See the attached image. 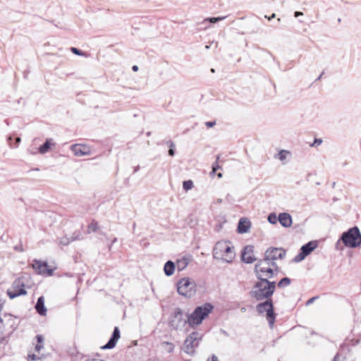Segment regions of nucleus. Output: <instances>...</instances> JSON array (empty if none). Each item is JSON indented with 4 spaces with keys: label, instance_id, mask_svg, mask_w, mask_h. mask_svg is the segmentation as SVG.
Instances as JSON below:
<instances>
[{
    "label": "nucleus",
    "instance_id": "9d476101",
    "mask_svg": "<svg viewBox=\"0 0 361 361\" xmlns=\"http://www.w3.org/2000/svg\"><path fill=\"white\" fill-rule=\"evenodd\" d=\"M185 324H188V322H186V319L183 318V310L179 307L176 308L171 321V326L175 329H178Z\"/></svg>",
    "mask_w": 361,
    "mask_h": 361
},
{
    "label": "nucleus",
    "instance_id": "c9c22d12",
    "mask_svg": "<svg viewBox=\"0 0 361 361\" xmlns=\"http://www.w3.org/2000/svg\"><path fill=\"white\" fill-rule=\"evenodd\" d=\"M20 141H21L20 137H18L16 138V145L15 146H13L11 143H8V145H9L10 147H11V148H13V147L16 148L18 147V144L20 142Z\"/></svg>",
    "mask_w": 361,
    "mask_h": 361
},
{
    "label": "nucleus",
    "instance_id": "6e6552de",
    "mask_svg": "<svg viewBox=\"0 0 361 361\" xmlns=\"http://www.w3.org/2000/svg\"><path fill=\"white\" fill-rule=\"evenodd\" d=\"M25 281L26 278L25 276H22L17 279L13 283L11 288L7 291L8 295L11 299L27 294L25 288H27V286L25 284Z\"/></svg>",
    "mask_w": 361,
    "mask_h": 361
},
{
    "label": "nucleus",
    "instance_id": "0eeeda50",
    "mask_svg": "<svg viewBox=\"0 0 361 361\" xmlns=\"http://www.w3.org/2000/svg\"><path fill=\"white\" fill-rule=\"evenodd\" d=\"M278 270L265 265L264 262H257L255 266V273L257 280H269L277 274Z\"/></svg>",
    "mask_w": 361,
    "mask_h": 361
},
{
    "label": "nucleus",
    "instance_id": "4d7b16f0",
    "mask_svg": "<svg viewBox=\"0 0 361 361\" xmlns=\"http://www.w3.org/2000/svg\"><path fill=\"white\" fill-rule=\"evenodd\" d=\"M116 238H114V240H113V243H115L116 241Z\"/></svg>",
    "mask_w": 361,
    "mask_h": 361
},
{
    "label": "nucleus",
    "instance_id": "7c9ffc66",
    "mask_svg": "<svg viewBox=\"0 0 361 361\" xmlns=\"http://www.w3.org/2000/svg\"><path fill=\"white\" fill-rule=\"evenodd\" d=\"M226 18V16H221V17H217V18H208L204 19V22H209L212 23H215L219 21L223 20Z\"/></svg>",
    "mask_w": 361,
    "mask_h": 361
},
{
    "label": "nucleus",
    "instance_id": "39448f33",
    "mask_svg": "<svg viewBox=\"0 0 361 361\" xmlns=\"http://www.w3.org/2000/svg\"><path fill=\"white\" fill-rule=\"evenodd\" d=\"M177 291L180 295L190 298L196 293V283L188 277L183 278L177 283Z\"/></svg>",
    "mask_w": 361,
    "mask_h": 361
},
{
    "label": "nucleus",
    "instance_id": "ea45409f",
    "mask_svg": "<svg viewBox=\"0 0 361 361\" xmlns=\"http://www.w3.org/2000/svg\"><path fill=\"white\" fill-rule=\"evenodd\" d=\"M207 361H219V360L215 355H212V357L207 360Z\"/></svg>",
    "mask_w": 361,
    "mask_h": 361
},
{
    "label": "nucleus",
    "instance_id": "37998d69",
    "mask_svg": "<svg viewBox=\"0 0 361 361\" xmlns=\"http://www.w3.org/2000/svg\"><path fill=\"white\" fill-rule=\"evenodd\" d=\"M4 329V323L2 319H0V334L3 332Z\"/></svg>",
    "mask_w": 361,
    "mask_h": 361
},
{
    "label": "nucleus",
    "instance_id": "20e7f679",
    "mask_svg": "<svg viewBox=\"0 0 361 361\" xmlns=\"http://www.w3.org/2000/svg\"><path fill=\"white\" fill-rule=\"evenodd\" d=\"M340 240L345 246L355 248L361 245V233L357 226L349 228L342 233Z\"/></svg>",
    "mask_w": 361,
    "mask_h": 361
},
{
    "label": "nucleus",
    "instance_id": "9b49d317",
    "mask_svg": "<svg viewBox=\"0 0 361 361\" xmlns=\"http://www.w3.org/2000/svg\"><path fill=\"white\" fill-rule=\"evenodd\" d=\"M317 247V241H310L300 248V252L295 257V260L300 262L303 260L308 255H310Z\"/></svg>",
    "mask_w": 361,
    "mask_h": 361
},
{
    "label": "nucleus",
    "instance_id": "f3484780",
    "mask_svg": "<svg viewBox=\"0 0 361 361\" xmlns=\"http://www.w3.org/2000/svg\"><path fill=\"white\" fill-rule=\"evenodd\" d=\"M278 219L281 225L285 228L290 227L293 223L291 216L286 212L280 213Z\"/></svg>",
    "mask_w": 361,
    "mask_h": 361
},
{
    "label": "nucleus",
    "instance_id": "c85d7f7f",
    "mask_svg": "<svg viewBox=\"0 0 361 361\" xmlns=\"http://www.w3.org/2000/svg\"><path fill=\"white\" fill-rule=\"evenodd\" d=\"M166 145H168V147H169V156H174L175 154V144L173 143V141L171 140H169L166 142Z\"/></svg>",
    "mask_w": 361,
    "mask_h": 361
},
{
    "label": "nucleus",
    "instance_id": "2eb2a0df",
    "mask_svg": "<svg viewBox=\"0 0 361 361\" xmlns=\"http://www.w3.org/2000/svg\"><path fill=\"white\" fill-rule=\"evenodd\" d=\"M241 257L242 260L247 264H251L256 261L257 259L254 255V247L252 245L245 246L242 252Z\"/></svg>",
    "mask_w": 361,
    "mask_h": 361
},
{
    "label": "nucleus",
    "instance_id": "a878e982",
    "mask_svg": "<svg viewBox=\"0 0 361 361\" xmlns=\"http://www.w3.org/2000/svg\"><path fill=\"white\" fill-rule=\"evenodd\" d=\"M290 284V279L288 277L283 278L279 283V288H284L288 286Z\"/></svg>",
    "mask_w": 361,
    "mask_h": 361
},
{
    "label": "nucleus",
    "instance_id": "5fc2aeb1",
    "mask_svg": "<svg viewBox=\"0 0 361 361\" xmlns=\"http://www.w3.org/2000/svg\"><path fill=\"white\" fill-rule=\"evenodd\" d=\"M211 71H212V73H214V68H212V69H211Z\"/></svg>",
    "mask_w": 361,
    "mask_h": 361
},
{
    "label": "nucleus",
    "instance_id": "f704fd0d",
    "mask_svg": "<svg viewBox=\"0 0 361 361\" xmlns=\"http://www.w3.org/2000/svg\"><path fill=\"white\" fill-rule=\"evenodd\" d=\"M27 357H28L29 360H32V361L37 360L39 359V357L36 355L35 354H29L27 355Z\"/></svg>",
    "mask_w": 361,
    "mask_h": 361
},
{
    "label": "nucleus",
    "instance_id": "7ed1b4c3",
    "mask_svg": "<svg viewBox=\"0 0 361 361\" xmlns=\"http://www.w3.org/2000/svg\"><path fill=\"white\" fill-rule=\"evenodd\" d=\"M214 306L210 303H204L197 307L192 313L188 314L186 322L192 328L200 325L202 321L212 312Z\"/></svg>",
    "mask_w": 361,
    "mask_h": 361
},
{
    "label": "nucleus",
    "instance_id": "864d4df0",
    "mask_svg": "<svg viewBox=\"0 0 361 361\" xmlns=\"http://www.w3.org/2000/svg\"><path fill=\"white\" fill-rule=\"evenodd\" d=\"M221 176H222V174H221V173H219L218 174V177H219V178H221Z\"/></svg>",
    "mask_w": 361,
    "mask_h": 361
},
{
    "label": "nucleus",
    "instance_id": "473e14b6",
    "mask_svg": "<svg viewBox=\"0 0 361 361\" xmlns=\"http://www.w3.org/2000/svg\"><path fill=\"white\" fill-rule=\"evenodd\" d=\"M161 345L163 346H164V345L168 346V348L166 349V350L169 353H172L174 350V345L171 342L164 341L161 343Z\"/></svg>",
    "mask_w": 361,
    "mask_h": 361
},
{
    "label": "nucleus",
    "instance_id": "4be33fe9",
    "mask_svg": "<svg viewBox=\"0 0 361 361\" xmlns=\"http://www.w3.org/2000/svg\"><path fill=\"white\" fill-rule=\"evenodd\" d=\"M53 140L51 138L47 139L46 142L39 147V152L41 154H45L47 153L49 149H50V147L51 145H54L52 142Z\"/></svg>",
    "mask_w": 361,
    "mask_h": 361
},
{
    "label": "nucleus",
    "instance_id": "b1692460",
    "mask_svg": "<svg viewBox=\"0 0 361 361\" xmlns=\"http://www.w3.org/2000/svg\"><path fill=\"white\" fill-rule=\"evenodd\" d=\"M80 239V235H77L75 236H73L71 237V238H68L67 237H63L61 238L60 240H59V243L63 245H68L72 241H74L75 240H79Z\"/></svg>",
    "mask_w": 361,
    "mask_h": 361
},
{
    "label": "nucleus",
    "instance_id": "4468645a",
    "mask_svg": "<svg viewBox=\"0 0 361 361\" xmlns=\"http://www.w3.org/2000/svg\"><path fill=\"white\" fill-rule=\"evenodd\" d=\"M32 267L39 274L52 275L53 270L48 268V264L46 262L35 259L33 261Z\"/></svg>",
    "mask_w": 361,
    "mask_h": 361
},
{
    "label": "nucleus",
    "instance_id": "8fccbe9b",
    "mask_svg": "<svg viewBox=\"0 0 361 361\" xmlns=\"http://www.w3.org/2000/svg\"><path fill=\"white\" fill-rule=\"evenodd\" d=\"M11 140H12V137H11V136H9V137H8V142L10 143V141H11Z\"/></svg>",
    "mask_w": 361,
    "mask_h": 361
},
{
    "label": "nucleus",
    "instance_id": "f257e3e1",
    "mask_svg": "<svg viewBox=\"0 0 361 361\" xmlns=\"http://www.w3.org/2000/svg\"><path fill=\"white\" fill-rule=\"evenodd\" d=\"M276 289V282L269 280H258L255 282L250 295L260 301L265 299H271Z\"/></svg>",
    "mask_w": 361,
    "mask_h": 361
},
{
    "label": "nucleus",
    "instance_id": "5701e85b",
    "mask_svg": "<svg viewBox=\"0 0 361 361\" xmlns=\"http://www.w3.org/2000/svg\"><path fill=\"white\" fill-rule=\"evenodd\" d=\"M189 259L186 257H183L180 259L177 260L176 267L178 271H182L188 265Z\"/></svg>",
    "mask_w": 361,
    "mask_h": 361
},
{
    "label": "nucleus",
    "instance_id": "e433bc0d",
    "mask_svg": "<svg viewBox=\"0 0 361 361\" xmlns=\"http://www.w3.org/2000/svg\"><path fill=\"white\" fill-rule=\"evenodd\" d=\"M216 125V121H207L205 123V126L208 128H212Z\"/></svg>",
    "mask_w": 361,
    "mask_h": 361
},
{
    "label": "nucleus",
    "instance_id": "ddd939ff",
    "mask_svg": "<svg viewBox=\"0 0 361 361\" xmlns=\"http://www.w3.org/2000/svg\"><path fill=\"white\" fill-rule=\"evenodd\" d=\"M265 253L275 262L277 259H282L286 256V250L281 247H269Z\"/></svg>",
    "mask_w": 361,
    "mask_h": 361
},
{
    "label": "nucleus",
    "instance_id": "de8ad7c7",
    "mask_svg": "<svg viewBox=\"0 0 361 361\" xmlns=\"http://www.w3.org/2000/svg\"><path fill=\"white\" fill-rule=\"evenodd\" d=\"M240 311L242 312H245L246 311V308L245 307H241Z\"/></svg>",
    "mask_w": 361,
    "mask_h": 361
},
{
    "label": "nucleus",
    "instance_id": "6ab92c4d",
    "mask_svg": "<svg viewBox=\"0 0 361 361\" xmlns=\"http://www.w3.org/2000/svg\"><path fill=\"white\" fill-rule=\"evenodd\" d=\"M250 227V222L245 218L240 219L238 225V231L239 233H247Z\"/></svg>",
    "mask_w": 361,
    "mask_h": 361
},
{
    "label": "nucleus",
    "instance_id": "cd10ccee",
    "mask_svg": "<svg viewBox=\"0 0 361 361\" xmlns=\"http://www.w3.org/2000/svg\"><path fill=\"white\" fill-rule=\"evenodd\" d=\"M183 188L185 191L191 190L193 188V182L191 180L183 181Z\"/></svg>",
    "mask_w": 361,
    "mask_h": 361
},
{
    "label": "nucleus",
    "instance_id": "f8f14e48",
    "mask_svg": "<svg viewBox=\"0 0 361 361\" xmlns=\"http://www.w3.org/2000/svg\"><path fill=\"white\" fill-rule=\"evenodd\" d=\"M71 149L77 157L90 155L92 153L90 147L86 145L75 144L71 145Z\"/></svg>",
    "mask_w": 361,
    "mask_h": 361
},
{
    "label": "nucleus",
    "instance_id": "423d86ee",
    "mask_svg": "<svg viewBox=\"0 0 361 361\" xmlns=\"http://www.w3.org/2000/svg\"><path fill=\"white\" fill-rule=\"evenodd\" d=\"M263 302L257 305L256 310L259 314L266 313V317L269 327L272 329L274 326L276 314L274 311L273 302L271 299H265Z\"/></svg>",
    "mask_w": 361,
    "mask_h": 361
},
{
    "label": "nucleus",
    "instance_id": "79ce46f5",
    "mask_svg": "<svg viewBox=\"0 0 361 361\" xmlns=\"http://www.w3.org/2000/svg\"><path fill=\"white\" fill-rule=\"evenodd\" d=\"M316 298H317V297H313V298H312L309 299V300H307V305H310V304L312 303V302L314 301V300H315Z\"/></svg>",
    "mask_w": 361,
    "mask_h": 361
},
{
    "label": "nucleus",
    "instance_id": "412c9836",
    "mask_svg": "<svg viewBox=\"0 0 361 361\" xmlns=\"http://www.w3.org/2000/svg\"><path fill=\"white\" fill-rule=\"evenodd\" d=\"M257 262H264L265 265H267L270 267H274L275 269H279V267L276 264V263L273 261L272 259H269V257L264 252V258L262 259H259Z\"/></svg>",
    "mask_w": 361,
    "mask_h": 361
},
{
    "label": "nucleus",
    "instance_id": "f03ea898",
    "mask_svg": "<svg viewBox=\"0 0 361 361\" xmlns=\"http://www.w3.org/2000/svg\"><path fill=\"white\" fill-rule=\"evenodd\" d=\"M213 256L216 259L230 263L235 256L234 247L229 241L217 242L213 250Z\"/></svg>",
    "mask_w": 361,
    "mask_h": 361
},
{
    "label": "nucleus",
    "instance_id": "a18cd8bd",
    "mask_svg": "<svg viewBox=\"0 0 361 361\" xmlns=\"http://www.w3.org/2000/svg\"><path fill=\"white\" fill-rule=\"evenodd\" d=\"M275 13H273L270 17H267V16H265V18H267L269 20H271L272 18H275Z\"/></svg>",
    "mask_w": 361,
    "mask_h": 361
},
{
    "label": "nucleus",
    "instance_id": "a19ab883",
    "mask_svg": "<svg viewBox=\"0 0 361 361\" xmlns=\"http://www.w3.org/2000/svg\"><path fill=\"white\" fill-rule=\"evenodd\" d=\"M218 169H219V166L218 165V164H214L212 166V173H215Z\"/></svg>",
    "mask_w": 361,
    "mask_h": 361
},
{
    "label": "nucleus",
    "instance_id": "49530a36",
    "mask_svg": "<svg viewBox=\"0 0 361 361\" xmlns=\"http://www.w3.org/2000/svg\"><path fill=\"white\" fill-rule=\"evenodd\" d=\"M132 69L133 71H137L138 70V67L137 66H133Z\"/></svg>",
    "mask_w": 361,
    "mask_h": 361
},
{
    "label": "nucleus",
    "instance_id": "09e8293b",
    "mask_svg": "<svg viewBox=\"0 0 361 361\" xmlns=\"http://www.w3.org/2000/svg\"><path fill=\"white\" fill-rule=\"evenodd\" d=\"M138 170H139V166H137V167H135V169H134V172L135 173V172H137Z\"/></svg>",
    "mask_w": 361,
    "mask_h": 361
},
{
    "label": "nucleus",
    "instance_id": "603ef678",
    "mask_svg": "<svg viewBox=\"0 0 361 361\" xmlns=\"http://www.w3.org/2000/svg\"><path fill=\"white\" fill-rule=\"evenodd\" d=\"M217 202L218 203H221L222 202V200L221 199H218L217 200Z\"/></svg>",
    "mask_w": 361,
    "mask_h": 361
},
{
    "label": "nucleus",
    "instance_id": "aec40b11",
    "mask_svg": "<svg viewBox=\"0 0 361 361\" xmlns=\"http://www.w3.org/2000/svg\"><path fill=\"white\" fill-rule=\"evenodd\" d=\"M175 269H176L175 263L171 260H169L165 263L164 267V274L167 276H170L173 274Z\"/></svg>",
    "mask_w": 361,
    "mask_h": 361
},
{
    "label": "nucleus",
    "instance_id": "a211bd4d",
    "mask_svg": "<svg viewBox=\"0 0 361 361\" xmlns=\"http://www.w3.org/2000/svg\"><path fill=\"white\" fill-rule=\"evenodd\" d=\"M35 310L41 316H45L47 314V308L44 305V298L43 296H40L37 301L35 305Z\"/></svg>",
    "mask_w": 361,
    "mask_h": 361
},
{
    "label": "nucleus",
    "instance_id": "6e6d98bb",
    "mask_svg": "<svg viewBox=\"0 0 361 361\" xmlns=\"http://www.w3.org/2000/svg\"><path fill=\"white\" fill-rule=\"evenodd\" d=\"M321 77H322V75H320L318 77L317 80H319V79L321 78Z\"/></svg>",
    "mask_w": 361,
    "mask_h": 361
},
{
    "label": "nucleus",
    "instance_id": "2f4dec72",
    "mask_svg": "<svg viewBox=\"0 0 361 361\" xmlns=\"http://www.w3.org/2000/svg\"><path fill=\"white\" fill-rule=\"evenodd\" d=\"M267 219H268V221L271 224H275L279 221L278 216H276V214L275 213H271L268 216Z\"/></svg>",
    "mask_w": 361,
    "mask_h": 361
},
{
    "label": "nucleus",
    "instance_id": "72a5a7b5",
    "mask_svg": "<svg viewBox=\"0 0 361 361\" xmlns=\"http://www.w3.org/2000/svg\"><path fill=\"white\" fill-rule=\"evenodd\" d=\"M71 51L76 55L78 56H85V53L80 51V49L75 48V47H71Z\"/></svg>",
    "mask_w": 361,
    "mask_h": 361
},
{
    "label": "nucleus",
    "instance_id": "4c0bfd02",
    "mask_svg": "<svg viewBox=\"0 0 361 361\" xmlns=\"http://www.w3.org/2000/svg\"><path fill=\"white\" fill-rule=\"evenodd\" d=\"M322 140L321 139H315L312 146L319 145L322 144Z\"/></svg>",
    "mask_w": 361,
    "mask_h": 361
},
{
    "label": "nucleus",
    "instance_id": "1a4fd4ad",
    "mask_svg": "<svg viewBox=\"0 0 361 361\" xmlns=\"http://www.w3.org/2000/svg\"><path fill=\"white\" fill-rule=\"evenodd\" d=\"M202 334L197 331L191 333L185 340L184 348L185 352L188 354H192L195 348L199 345V342L202 340Z\"/></svg>",
    "mask_w": 361,
    "mask_h": 361
},
{
    "label": "nucleus",
    "instance_id": "bb28decb",
    "mask_svg": "<svg viewBox=\"0 0 361 361\" xmlns=\"http://www.w3.org/2000/svg\"><path fill=\"white\" fill-rule=\"evenodd\" d=\"M98 229V224L95 221H92L87 226V233L95 232Z\"/></svg>",
    "mask_w": 361,
    "mask_h": 361
},
{
    "label": "nucleus",
    "instance_id": "c756f323",
    "mask_svg": "<svg viewBox=\"0 0 361 361\" xmlns=\"http://www.w3.org/2000/svg\"><path fill=\"white\" fill-rule=\"evenodd\" d=\"M290 154V152L288 151V150H285V149H282L281 150L278 154H277V157L281 160V161H284L286 159V156L287 154Z\"/></svg>",
    "mask_w": 361,
    "mask_h": 361
},
{
    "label": "nucleus",
    "instance_id": "393cba45",
    "mask_svg": "<svg viewBox=\"0 0 361 361\" xmlns=\"http://www.w3.org/2000/svg\"><path fill=\"white\" fill-rule=\"evenodd\" d=\"M37 344L35 346V350L37 352H39L43 348V341H44V337L42 335H37L36 336Z\"/></svg>",
    "mask_w": 361,
    "mask_h": 361
},
{
    "label": "nucleus",
    "instance_id": "58836bf2",
    "mask_svg": "<svg viewBox=\"0 0 361 361\" xmlns=\"http://www.w3.org/2000/svg\"><path fill=\"white\" fill-rule=\"evenodd\" d=\"M14 249H15L16 251H19V252H23V246H22V245H16V246L14 247Z\"/></svg>",
    "mask_w": 361,
    "mask_h": 361
},
{
    "label": "nucleus",
    "instance_id": "c03bdc74",
    "mask_svg": "<svg viewBox=\"0 0 361 361\" xmlns=\"http://www.w3.org/2000/svg\"><path fill=\"white\" fill-rule=\"evenodd\" d=\"M302 15H303V13L302 12H300V11H295L294 13V16L295 18H298V16H302Z\"/></svg>",
    "mask_w": 361,
    "mask_h": 361
},
{
    "label": "nucleus",
    "instance_id": "dca6fc26",
    "mask_svg": "<svg viewBox=\"0 0 361 361\" xmlns=\"http://www.w3.org/2000/svg\"><path fill=\"white\" fill-rule=\"evenodd\" d=\"M120 338V331L118 327H115L111 335V337L109 340L108 343L102 347L103 349H111L113 348Z\"/></svg>",
    "mask_w": 361,
    "mask_h": 361
},
{
    "label": "nucleus",
    "instance_id": "3c124183",
    "mask_svg": "<svg viewBox=\"0 0 361 361\" xmlns=\"http://www.w3.org/2000/svg\"><path fill=\"white\" fill-rule=\"evenodd\" d=\"M338 355H336L334 357V361H336V360H338Z\"/></svg>",
    "mask_w": 361,
    "mask_h": 361
}]
</instances>
